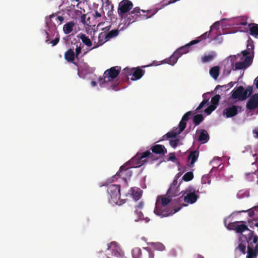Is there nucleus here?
I'll return each instance as SVG.
<instances>
[{
  "mask_svg": "<svg viewBox=\"0 0 258 258\" xmlns=\"http://www.w3.org/2000/svg\"><path fill=\"white\" fill-rule=\"evenodd\" d=\"M243 223L244 222L241 224L237 223L235 231L237 233H242L245 230L249 231L247 235H243L241 238H244L247 243L246 258H254L258 254V237L254 235L253 231L250 230Z\"/></svg>",
  "mask_w": 258,
  "mask_h": 258,
  "instance_id": "f257e3e1",
  "label": "nucleus"
},
{
  "mask_svg": "<svg viewBox=\"0 0 258 258\" xmlns=\"http://www.w3.org/2000/svg\"><path fill=\"white\" fill-rule=\"evenodd\" d=\"M172 198L165 195L158 196L154 213L162 217L172 215L179 211L181 207H172Z\"/></svg>",
  "mask_w": 258,
  "mask_h": 258,
  "instance_id": "f03ea898",
  "label": "nucleus"
},
{
  "mask_svg": "<svg viewBox=\"0 0 258 258\" xmlns=\"http://www.w3.org/2000/svg\"><path fill=\"white\" fill-rule=\"evenodd\" d=\"M158 10L156 9L145 11L141 10L139 7H136L126 15L125 19V25L128 26L136 21L150 18Z\"/></svg>",
  "mask_w": 258,
  "mask_h": 258,
  "instance_id": "7ed1b4c3",
  "label": "nucleus"
},
{
  "mask_svg": "<svg viewBox=\"0 0 258 258\" xmlns=\"http://www.w3.org/2000/svg\"><path fill=\"white\" fill-rule=\"evenodd\" d=\"M158 159V158L152 154L150 151H146L142 153H138L127 162L132 167L138 168L144 165L149 160L155 161Z\"/></svg>",
  "mask_w": 258,
  "mask_h": 258,
  "instance_id": "20e7f679",
  "label": "nucleus"
},
{
  "mask_svg": "<svg viewBox=\"0 0 258 258\" xmlns=\"http://www.w3.org/2000/svg\"><path fill=\"white\" fill-rule=\"evenodd\" d=\"M182 196L175 200L176 204L179 207L186 206L187 205L181 203L183 200L184 202L192 204L198 200V196L196 194L195 189L191 186H189L184 190L181 191Z\"/></svg>",
  "mask_w": 258,
  "mask_h": 258,
  "instance_id": "39448f33",
  "label": "nucleus"
},
{
  "mask_svg": "<svg viewBox=\"0 0 258 258\" xmlns=\"http://www.w3.org/2000/svg\"><path fill=\"white\" fill-rule=\"evenodd\" d=\"M120 70L121 68L118 66L113 67L106 70L103 77L99 78L100 85L103 86L104 84L111 82L118 76Z\"/></svg>",
  "mask_w": 258,
  "mask_h": 258,
  "instance_id": "423d86ee",
  "label": "nucleus"
},
{
  "mask_svg": "<svg viewBox=\"0 0 258 258\" xmlns=\"http://www.w3.org/2000/svg\"><path fill=\"white\" fill-rule=\"evenodd\" d=\"M210 36V31L206 32L196 39L191 41L189 43L180 47L176 50L180 57L183 54H185L189 51V48L191 46L197 44L198 43L203 41L208 38Z\"/></svg>",
  "mask_w": 258,
  "mask_h": 258,
  "instance_id": "0eeeda50",
  "label": "nucleus"
},
{
  "mask_svg": "<svg viewBox=\"0 0 258 258\" xmlns=\"http://www.w3.org/2000/svg\"><path fill=\"white\" fill-rule=\"evenodd\" d=\"M180 175L181 174L178 173L175 176L173 182L170 184V187L167 191L166 196L174 198L181 194V191H180L179 186L182 181L178 183V179Z\"/></svg>",
  "mask_w": 258,
  "mask_h": 258,
  "instance_id": "6e6552de",
  "label": "nucleus"
},
{
  "mask_svg": "<svg viewBox=\"0 0 258 258\" xmlns=\"http://www.w3.org/2000/svg\"><path fill=\"white\" fill-rule=\"evenodd\" d=\"M107 192L112 202L117 204H121L120 198V186L118 184H111L107 187Z\"/></svg>",
  "mask_w": 258,
  "mask_h": 258,
  "instance_id": "1a4fd4ad",
  "label": "nucleus"
},
{
  "mask_svg": "<svg viewBox=\"0 0 258 258\" xmlns=\"http://www.w3.org/2000/svg\"><path fill=\"white\" fill-rule=\"evenodd\" d=\"M132 253L133 258H154V257L153 251L148 247L144 248L143 249L136 247L132 250Z\"/></svg>",
  "mask_w": 258,
  "mask_h": 258,
  "instance_id": "9d476101",
  "label": "nucleus"
},
{
  "mask_svg": "<svg viewBox=\"0 0 258 258\" xmlns=\"http://www.w3.org/2000/svg\"><path fill=\"white\" fill-rule=\"evenodd\" d=\"M132 168L128 162L121 166L119 171L113 177L117 179L118 177L122 178L126 182L127 178H130L132 175V172L130 169Z\"/></svg>",
  "mask_w": 258,
  "mask_h": 258,
  "instance_id": "9b49d317",
  "label": "nucleus"
},
{
  "mask_svg": "<svg viewBox=\"0 0 258 258\" xmlns=\"http://www.w3.org/2000/svg\"><path fill=\"white\" fill-rule=\"evenodd\" d=\"M133 7L132 2L129 0H122L119 3L117 10L118 14L121 18L128 12Z\"/></svg>",
  "mask_w": 258,
  "mask_h": 258,
  "instance_id": "f8f14e48",
  "label": "nucleus"
},
{
  "mask_svg": "<svg viewBox=\"0 0 258 258\" xmlns=\"http://www.w3.org/2000/svg\"><path fill=\"white\" fill-rule=\"evenodd\" d=\"M108 250L111 251V257L107 256L106 258H122V254L120 247L116 242L113 241L108 245Z\"/></svg>",
  "mask_w": 258,
  "mask_h": 258,
  "instance_id": "ddd939ff",
  "label": "nucleus"
},
{
  "mask_svg": "<svg viewBox=\"0 0 258 258\" xmlns=\"http://www.w3.org/2000/svg\"><path fill=\"white\" fill-rule=\"evenodd\" d=\"M241 109L240 106L232 105L226 107L223 110V115L227 118H230L235 116L238 113V109Z\"/></svg>",
  "mask_w": 258,
  "mask_h": 258,
  "instance_id": "4468645a",
  "label": "nucleus"
},
{
  "mask_svg": "<svg viewBox=\"0 0 258 258\" xmlns=\"http://www.w3.org/2000/svg\"><path fill=\"white\" fill-rule=\"evenodd\" d=\"M258 107V93L253 94L246 103V108L253 110Z\"/></svg>",
  "mask_w": 258,
  "mask_h": 258,
  "instance_id": "2eb2a0df",
  "label": "nucleus"
},
{
  "mask_svg": "<svg viewBox=\"0 0 258 258\" xmlns=\"http://www.w3.org/2000/svg\"><path fill=\"white\" fill-rule=\"evenodd\" d=\"M199 156L198 150L190 151L187 158L188 165L189 167H193L195 163L197 161Z\"/></svg>",
  "mask_w": 258,
  "mask_h": 258,
  "instance_id": "dca6fc26",
  "label": "nucleus"
},
{
  "mask_svg": "<svg viewBox=\"0 0 258 258\" xmlns=\"http://www.w3.org/2000/svg\"><path fill=\"white\" fill-rule=\"evenodd\" d=\"M150 150L152 151L151 153H153L160 156H163L167 153V150L165 146L162 145H155L150 148Z\"/></svg>",
  "mask_w": 258,
  "mask_h": 258,
  "instance_id": "f3484780",
  "label": "nucleus"
},
{
  "mask_svg": "<svg viewBox=\"0 0 258 258\" xmlns=\"http://www.w3.org/2000/svg\"><path fill=\"white\" fill-rule=\"evenodd\" d=\"M64 57L66 61L68 62H72L75 66L78 67V63L74 61L75 59L76 58V56L75 54V52L73 49H69L64 53Z\"/></svg>",
  "mask_w": 258,
  "mask_h": 258,
  "instance_id": "a211bd4d",
  "label": "nucleus"
},
{
  "mask_svg": "<svg viewBox=\"0 0 258 258\" xmlns=\"http://www.w3.org/2000/svg\"><path fill=\"white\" fill-rule=\"evenodd\" d=\"M242 238H241L239 239V243L235 249V253L236 254H245L246 252V244H247V243L246 240H242Z\"/></svg>",
  "mask_w": 258,
  "mask_h": 258,
  "instance_id": "6ab92c4d",
  "label": "nucleus"
},
{
  "mask_svg": "<svg viewBox=\"0 0 258 258\" xmlns=\"http://www.w3.org/2000/svg\"><path fill=\"white\" fill-rule=\"evenodd\" d=\"M136 201L139 200L142 196V190L139 188L132 187L128 193Z\"/></svg>",
  "mask_w": 258,
  "mask_h": 258,
  "instance_id": "aec40b11",
  "label": "nucleus"
},
{
  "mask_svg": "<svg viewBox=\"0 0 258 258\" xmlns=\"http://www.w3.org/2000/svg\"><path fill=\"white\" fill-rule=\"evenodd\" d=\"M145 71L140 68H133L132 81H136L141 79L144 75Z\"/></svg>",
  "mask_w": 258,
  "mask_h": 258,
  "instance_id": "412c9836",
  "label": "nucleus"
},
{
  "mask_svg": "<svg viewBox=\"0 0 258 258\" xmlns=\"http://www.w3.org/2000/svg\"><path fill=\"white\" fill-rule=\"evenodd\" d=\"M144 206V203L142 201L140 202L139 204L136 206L135 213L137 216V218L135 219L136 221H138L139 220L144 219V215L143 213L140 211V210H142Z\"/></svg>",
  "mask_w": 258,
  "mask_h": 258,
  "instance_id": "4be33fe9",
  "label": "nucleus"
},
{
  "mask_svg": "<svg viewBox=\"0 0 258 258\" xmlns=\"http://www.w3.org/2000/svg\"><path fill=\"white\" fill-rule=\"evenodd\" d=\"M242 92H243V87L242 86H239L234 88L232 92V98L234 99H238L239 100H242Z\"/></svg>",
  "mask_w": 258,
  "mask_h": 258,
  "instance_id": "5701e85b",
  "label": "nucleus"
},
{
  "mask_svg": "<svg viewBox=\"0 0 258 258\" xmlns=\"http://www.w3.org/2000/svg\"><path fill=\"white\" fill-rule=\"evenodd\" d=\"M98 41L96 45H95L94 46H93L92 48L90 49V50L95 49L98 46L102 45L104 44L105 42L108 41L109 40L108 38H107V34L105 32H101L99 33L98 37Z\"/></svg>",
  "mask_w": 258,
  "mask_h": 258,
  "instance_id": "b1692460",
  "label": "nucleus"
},
{
  "mask_svg": "<svg viewBox=\"0 0 258 258\" xmlns=\"http://www.w3.org/2000/svg\"><path fill=\"white\" fill-rule=\"evenodd\" d=\"M64 20V18L62 16H57L55 14H53L49 16V21L50 23L55 26L56 24L58 25H60Z\"/></svg>",
  "mask_w": 258,
  "mask_h": 258,
  "instance_id": "393cba45",
  "label": "nucleus"
},
{
  "mask_svg": "<svg viewBox=\"0 0 258 258\" xmlns=\"http://www.w3.org/2000/svg\"><path fill=\"white\" fill-rule=\"evenodd\" d=\"M248 26L249 31V34L255 38L258 39V24L249 23Z\"/></svg>",
  "mask_w": 258,
  "mask_h": 258,
  "instance_id": "a878e982",
  "label": "nucleus"
},
{
  "mask_svg": "<svg viewBox=\"0 0 258 258\" xmlns=\"http://www.w3.org/2000/svg\"><path fill=\"white\" fill-rule=\"evenodd\" d=\"M179 57L180 56H178V53L175 51L170 57L165 59L164 61L166 63L173 66L176 63Z\"/></svg>",
  "mask_w": 258,
  "mask_h": 258,
  "instance_id": "bb28decb",
  "label": "nucleus"
},
{
  "mask_svg": "<svg viewBox=\"0 0 258 258\" xmlns=\"http://www.w3.org/2000/svg\"><path fill=\"white\" fill-rule=\"evenodd\" d=\"M199 132L200 133L198 139L199 141L202 144L207 143L209 140V135L208 132L204 130H199Z\"/></svg>",
  "mask_w": 258,
  "mask_h": 258,
  "instance_id": "cd10ccee",
  "label": "nucleus"
},
{
  "mask_svg": "<svg viewBox=\"0 0 258 258\" xmlns=\"http://www.w3.org/2000/svg\"><path fill=\"white\" fill-rule=\"evenodd\" d=\"M77 37L80 38L82 42L87 47H91L92 45V43L90 39L83 33H79L77 35Z\"/></svg>",
  "mask_w": 258,
  "mask_h": 258,
  "instance_id": "c85d7f7f",
  "label": "nucleus"
},
{
  "mask_svg": "<svg viewBox=\"0 0 258 258\" xmlns=\"http://www.w3.org/2000/svg\"><path fill=\"white\" fill-rule=\"evenodd\" d=\"M220 96L217 94L213 97L211 100V113L215 110L219 103Z\"/></svg>",
  "mask_w": 258,
  "mask_h": 258,
  "instance_id": "c756f323",
  "label": "nucleus"
},
{
  "mask_svg": "<svg viewBox=\"0 0 258 258\" xmlns=\"http://www.w3.org/2000/svg\"><path fill=\"white\" fill-rule=\"evenodd\" d=\"M75 23L74 21H70L64 25L63 27V32L66 34H69L71 33L73 30V28L75 26Z\"/></svg>",
  "mask_w": 258,
  "mask_h": 258,
  "instance_id": "7c9ffc66",
  "label": "nucleus"
},
{
  "mask_svg": "<svg viewBox=\"0 0 258 258\" xmlns=\"http://www.w3.org/2000/svg\"><path fill=\"white\" fill-rule=\"evenodd\" d=\"M220 26V22L219 21H217L215 22L212 26H211V41L213 40H215L217 39V37L220 36L221 35L220 33L216 37H214L212 36V33H213L214 30H218L219 29Z\"/></svg>",
  "mask_w": 258,
  "mask_h": 258,
  "instance_id": "2f4dec72",
  "label": "nucleus"
},
{
  "mask_svg": "<svg viewBox=\"0 0 258 258\" xmlns=\"http://www.w3.org/2000/svg\"><path fill=\"white\" fill-rule=\"evenodd\" d=\"M220 73V68L218 66H215L211 68V76L217 80Z\"/></svg>",
  "mask_w": 258,
  "mask_h": 258,
  "instance_id": "473e14b6",
  "label": "nucleus"
},
{
  "mask_svg": "<svg viewBox=\"0 0 258 258\" xmlns=\"http://www.w3.org/2000/svg\"><path fill=\"white\" fill-rule=\"evenodd\" d=\"M252 93V88L250 86H248L245 90L243 89L242 92V100H245Z\"/></svg>",
  "mask_w": 258,
  "mask_h": 258,
  "instance_id": "72a5a7b5",
  "label": "nucleus"
},
{
  "mask_svg": "<svg viewBox=\"0 0 258 258\" xmlns=\"http://www.w3.org/2000/svg\"><path fill=\"white\" fill-rule=\"evenodd\" d=\"M133 71V68H126L122 70V72L121 73V75H122L124 77L126 78V79L128 80V77L130 76H132Z\"/></svg>",
  "mask_w": 258,
  "mask_h": 258,
  "instance_id": "f704fd0d",
  "label": "nucleus"
},
{
  "mask_svg": "<svg viewBox=\"0 0 258 258\" xmlns=\"http://www.w3.org/2000/svg\"><path fill=\"white\" fill-rule=\"evenodd\" d=\"M204 118L202 114H197L193 117V122L195 126L198 125L203 121Z\"/></svg>",
  "mask_w": 258,
  "mask_h": 258,
  "instance_id": "c9c22d12",
  "label": "nucleus"
},
{
  "mask_svg": "<svg viewBox=\"0 0 258 258\" xmlns=\"http://www.w3.org/2000/svg\"><path fill=\"white\" fill-rule=\"evenodd\" d=\"M119 34V30L118 29H114L109 31L108 33H106L107 34V38L108 40L114 38L117 36Z\"/></svg>",
  "mask_w": 258,
  "mask_h": 258,
  "instance_id": "e433bc0d",
  "label": "nucleus"
},
{
  "mask_svg": "<svg viewBox=\"0 0 258 258\" xmlns=\"http://www.w3.org/2000/svg\"><path fill=\"white\" fill-rule=\"evenodd\" d=\"M194 178V174L192 172H186L182 177V179L185 181H189Z\"/></svg>",
  "mask_w": 258,
  "mask_h": 258,
  "instance_id": "4c0bfd02",
  "label": "nucleus"
},
{
  "mask_svg": "<svg viewBox=\"0 0 258 258\" xmlns=\"http://www.w3.org/2000/svg\"><path fill=\"white\" fill-rule=\"evenodd\" d=\"M210 93L208 92L207 93H205L203 94V96L204 97V100L202 101V102L200 104L199 106L197 107L196 109V110H199L201 108L203 107V106L206 104H207L209 100L206 99V96L208 94H209Z\"/></svg>",
  "mask_w": 258,
  "mask_h": 258,
  "instance_id": "58836bf2",
  "label": "nucleus"
},
{
  "mask_svg": "<svg viewBox=\"0 0 258 258\" xmlns=\"http://www.w3.org/2000/svg\"><path fill=\"white\" fill-rule=\"evenodd\" d=\"M247 49H248V50H252V53H253V49H254V44H253V40L251 39V38L249 37L248 39L247 40Z\"/></svg>",
  "mask_w": 258,
  "mask_h": 258,
  "instance_id": "ea45409f",
  "label": "nucleus"
},
{
  "mask_svg": "<svg viewBox=\"0 0 258 258\" xmlns=\"http://www.w3.org/2000/svg\"><path fill=\"white\" fill-rule=\"evenodd\" d=\"M243 223V221H236L235 222H231L229 223V224L226 226V227L229 230H233L236 231L237 223Z\"/></svg>",
  "mask_w": 258,
  "mask_h": 258,
  "instance_id": "a19ab883",
  "label": "nucleus"
},
{
  "mask_svg": "<svg viewBox=\"0 0 258 258\" xmlns=\"http://www.w3.org/2000/svg\"><path fill=\"white\" fill-rule=\"evenodd\" d=\"M186 123L185 121L183 120L182 119L179 123V130L178 134L182 133L186 127Z\"/></svg>",
  "mask_w": 258,
  "mask_h": 258,
  "instance_id": "79ce46f5",
  "label": "nucleus"
},
{
  "mask_svg": "<svg viewBox=\"0 0 258 258\" xmlns=\"http://www.w3.org/2000/svg\"><path fill=\"white\" fill-rule=\"evenodd\" d=\"M154 248L158 250L162 251L164 250L165 246L162 243L158 242L154 244Z\"/></svg>",
  "mask_w": 258,
  "mask_h": 258,
  "instance_id": "37998d69",
  "label": "nucleus"
},
{
  "mask_svg": "<svg viewBox=\"0 0 258 258\" xmlns=\"http://www.w3.org/2000/svg\"><path fill=\"white\" fill-rule=\"evenodd\" d=\"M195 113L193 111H189L185 113L182 117V119L184 121H187L190 117L192 115Z\"/></svg>",
  "mask_w": 258,
  "mask_h": 258,
  "instance_id": "c03bdc74",
  "label": "nucleus"
},
{
  "mask_svg": "<svg viewBox=\"0 0 258 258\" xmlns=\"http://www.w3.org/2000/svg\"><path fill=\"white\" fill-rule=\"evenodd\" d=\"M246 67L245 62H237L235 64V70H240Z\"/></svg>",
  "mask_w": 258,
  "mask_h": 258,
  "instance_id": "a18cd8bd",
  "label": "nucleus"
},
{
  "mask_svg": "<svg viewBox=\"0 0 258 258\" xmlns=\"http://www.w3.org/2000/svg\"><path fill=\"white\" fill-rule=\"evenodd\" d=\"M80 45H81V44H80ZM81 49H82V48L80 46H78V45H76L75 54L76 56V58L78 60L79 59V55L81 52Z\"/></svg>",
  "mask_w": 258,
  "mask_h": 258,
  "instance_id": "49530a36",
  "label": "nucleus"
},
{
  "mask_svg": "<svg viewBox=\"0 0 258 258\" xmlns=\"http://www.w3.org/2000/svg\"><path fill=\"white\" fill-rule=\"evenodd\" d=\"M179 134L178 132L177 133L174 132H170L167 133L165 136L167 138H174L176 137L177 135Z\"/></svg>",
  "mask_w": 258,
  "mask_h": 258,
  "instance_id": "de8ad7c7",
  "label": "nucleus"
},
{
  "mask_svg": "<svg viewBox=\"0 0 258 258\" xmlns=\"http://www.w3.org/2000/svg\"><path fill=\"white\" fill-rule=\"evenodd\" d=\"M179 142V140L178 139H176L175 140H172L170 141V145L172 147L175 148L177 146Z\"/></svg>",
  "mask_w": 258,
  "mask_h": 258,
  "instance_id": "09e8293b",
  "label": "nucleus"
},
{
  "mask_svg": "<svg viewBox=\"0 0 258 258\" xmlns=\"http://www.w3.org/2000/svg\"><path fill=\"white\" fill-rule=\"evenodd\" d=\"M229 85H228V84L224 85H222V86H221V85H217V86H216V87L215 88V90H214V92H215V93H216V92H217V90L218 89H219V88H224L225 90H229V89H230V88H229Z\"/></svg>",
  "mask_w": 258,
  "mask_h": 258,
  "instance_id": "8fccbe9b",
  "label": "nucleus"
},
{
  "mask_svg": "<svg viewBox=\"0 0 258 258\" xmlns=\"http://www.w3.org/2000/svg\"><path fill=\"white\" fill-rule=\"evenodd\" d=\"M201 61L203 63L210 61V55H207L202 56L201 57Z\"/></svg>",
  "mask_w": 258,
  "mask_h": 258,
  "instance_id": "3c124183",
  "label": "nucleus"
},
{
  "mask_svg": "<svg viewBox=\"0 0 258 258\" xmlns=\"http://www.w3.org/2000/svg\"><path fill=\"white\" fill-rule=\"evenodd\" d=\"M59 34H57L56 35V38L54 40L51 41L50 42V43H51L52 46H53L56 45L59 42Z\"/></svg>",
  "mask_w": 258,
  "mask_h": 258,
  "instance_id": "603ef678",
  "label": "nucleus"
},
{
  "mask_svg": "<svg viewBox=\"0 0 258 258\" xmlns=\"http://www.w3.org/2000/svg\"><path fill=\"white\" fill-rule=\"evenodd\" d=\"M176 160V158L175 156L174 153H169L168 160L174 162V161H175Z\"/></svg>",
  "mask_w": 258,
  "mask_h": 258,
  "instance_id": "864d4df0",
  "label": "nucleus"
},
{
  "mask_svg": "<svg viewBox=\"0 0 258 258\" xmlns=\"http://www.w3.org/2000/svg\"><path fill=\"white\" fill-rule=\"evenodd\" d=\"M118 85V82H117V81H116V82L114 84H111L110 87L112 90L116 91L118 90V89H116V87H117Z\"/></svg>",
  "mask_w": 258,
  "mask_h": 258,
  "instance_id": "5fc2aeb1",
  "label": "nucleus"
},
{
  "mask_svg": "<svg viewBox=\"0 0 258 258\" xmlns=\"http://www.w3.org/2000/svg\"><path fill=\"white\" fill-rule=\"evenodd\" d=\"M86 15L83 14L81 16V22L85 24H86Z\"/></svg>",
  "mask_w": 258,
  "mask_h": 258,
  "instance_id": "6e6d98bb",
  "label": "nucleus"
},
{
  "mask_svg": "<svg viewBox=\"0 0 258 258\" xmlns=\"http://www.w3.org/2000/svg\"><path fill=\"white\" fill-rule=\"evenodd\" d=\"M207 179V183H210V180L208 178L207 176H203L202 178V182L203 183H206V182H207L206 180Z\"/></svg>",
  "mask_w": 258,
  "mask_h": 258,
  "instance_id": "4d7b16f0",
  "label": "nucleus"
},
{
  "mask_svg": "<svg viewBox=\"0 0 258 258\" xmlns=\"http://www.w3.org/2000/svg\"><path fill=\"white\" fill-rule=\"evenodd\" d=\"M257 209H258V206L254 207L253 209H251L249 210V211H248L249 212V213H248L249 215L250 216H253V215H254V211H253V209L256 210Z\"/></svg>",
  "mask_w": 258,
  "mask_h": 258,
  "instance_id": "13d9d810",
  "label": "nucleus"
},
{
  "mask_svg": "<svg viewBox=\"0 0 258 258\" xmlns=\"http://www.w3.org/2000/svg\"><path fill=\"white\" fill-rule=\"evenodd\" d=\"M242 55L243 56H247V55H249L250 54V51L249 50H248V49L247 50H243L241 52Z\"/></svg>",
  "mask_w": 258,
  "mask_h": 258,
  "instance_id": "bf43d9fd",
  "label": "nucleus"
},
{
  "mask_svg": "<svg viewBox=\"0 0 258 258\" xmlns=\"http://www.w3.org/2000/svg\"><path fill=\"white\" fill-rule=\"evenodd\" d=\"M253 134L255 138H258V127L255 128L253 130Z\"/></svg>",
  "mask_w": 258,
  "mask_h": 258,
  "instance_id": "052dcab7",
  "label": "nucleus"
},
{
  "mask_svg": "<svg viewBox=\"0 0 258 258\" xmlns=\"http://www.w3.org/2000/svg\"><path fill=\"white\" fill-rule=\"evenodd\" d=\"M94 17L95 18H100L101 16V15L100 13H99L98 11H96L95 14L93 15Z\"/></svg>",
  "mask_w": 258,
  "mask_h": 258,
  "instance_id": "680f3d73",
  "label": "nucleus"
},
{
  "mask_svg": "<svg viewBox=\"0 0 258 258\" xmlns=\"http://www.w3.org/2000/svg\"><path fill=\"white\" fill-rule=\"evenodd\" d=\"M205 111V112L207 113L208 115L210 114V106L207 107Z\"/></svg>",
  "mask_w": 258,
  "mask_h": 258,
  "instance_id": "e2e57ef3",
  "label": "nucleus"
},
{
  "mask_svg": "<svg viewBox=\"0 0 258 258\" xmlns=\"http://www.w3.org/2000/svg\"><path fill=\"white\" fill-rule=\"evenodd\" d=\"M251 59V57L250 56H246L245 58V61L244 62H248L250 61Z\"/></svg>",
  "mask_w": 258,
  "mask_h": 258,
  "instance_id": "0e129e2a",
  "label": "nucleus"
},
{
  "mask_svg": "<svg viewBox=\"0 0 258 258\" xmlns=\"http://www.w3.org/2000/svg\"><path fill=\"white\" fill-rule=\"evenodd\" d=\"M235 83V82L234 83L233 82H231L230 83H228V85H229V88H232L234 86Z\"/></svg>",
  "mask_w": 258,
  "mask_h": 258,
  "instance_id": "69168bd1",
  "label": "nucleus"
},
{
  "mask_svg": "<svg viewBox=\"0 0 258 258\" xmlns=\"http://www.w3.org/2000/svg\"><path fill=\"white\" fill-rule=\"evenodd\" d=\"M216 55V53L214 52H211V60L212 59L213 57H214Z\"/></svg>",
  "mask_w": 258,
  "mask_h": 258,
  "instance_id": "338daca9",
  "label": "nucleus"
},
{
  "mask_svg": "<svg viewBox=\"0 0 258 258\" xmlns=\"http://www.w3.org/2000/svg\"><path fill=\"white\" fill-rule=\"evenodd\" d=\"M91 83L93 87H95L97 85V83H96V82H95L94 81H92Z\"/></svg>",
  "mask_w": 258,
  "mask_h": 258,
  "instance_id": "774afa93",
  "label": "nucleus"
}]
</instances>
